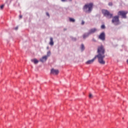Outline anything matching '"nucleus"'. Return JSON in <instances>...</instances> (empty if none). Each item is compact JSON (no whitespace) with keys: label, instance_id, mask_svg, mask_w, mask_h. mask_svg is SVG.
<instances>
[{"label":"nucleus","instance_id":"9d476101","mask_svg":"<svg viewBox=\"0 0 128 128\" xmlns=\"http://www.w3.org/2000/svg\"><path fill=\"white\" fill-rule=\"evenodd\" d=\"M96 28H92L91 30H90L89 31L88 33L89 34H94V32H96Z\"/></svg>","mask_w":128,"mask_h":128},{"label":"nucleus","instance_id":"6ab92c4d","mask_svg":"<svg viewBox=\"0 0 128 128\" xmlns=\"http://www.w3.org/2000/svg\"><path fill=\"white\" fill-rule=\"evenodd\" d=\"M4 4H3V5H2L0 6V8L1 10H2V8H4Z\"/></svg>","mask_w":128,"mask_h":128},{"label":"nucleus","instance_id":"4be33fe9","mask_svg":"<svg viewBox=\"0 0 128 128\" xmlns=\"http://www.w3.org/2000/svg\"><path fill=\"white\" fill-rule=\"evenodd\" d=\"M46 16H50V14H48V12H46Z\"/></svg>","mask_w":128,"mask_h":128},{"label":"nucleus","instance_id":"b1692460","mask_svg":"<svg viewBox=\"0 0 128 128\" xmlns=\"http://www.w3.org/2000/svg\"><path fill=\"white\" fill-rule=\"evenodd\" d=\"M22 18V16L20 15V18Z\"/></svg>","mask_w":128,"mask_h":128},{"label":"nucleus","instance_id":"c85d7f7f","mask_svg":"<svg viewBox=\"0 0 128 128\" xmlns=\"http://www.w3.org/2000/svg\"><path fill=\"white\" fill-rule=\"evenodd\" d=\"M122 120H124V118H122Z\"/></svg>","mask_w":128,"mask_h":128},{"label":"nucleus","instance_id":"f03ea898","mask_svg":"<svg viewBox=\"0 0 128 128\" xmlns=\"http://www.w3.org/2000/svg\"><path fill=\"white\" fill-rule=\"evenodd\" d=\"M102 14L104 16H106L107 18H112V16H114V14L106 10H102Z\"/></svg>","mask_w":128,"mask_h":128},{"label":"nucleus","instance_id":"f257e3e1","mask_svg":"<svg viewBox=\"0 0 128 128\" xmlns=\"http://www.w3.org/2000/svg\"><path fill=\"white\" fill-rule=\"evenodd\" d=\"M98 54L95 56L97 57L98 58V62L100 64H106V61L104 60V58H106V49L104 46L101 45L98 46L97 50Z\"/></svg>","mask_w":128,"mask_h":128},{"label":"nucleus","instance_id":"1a4fd4ad","mask_svg":"<svg viewBox=\"0 0 128 128\" xmlns=\"http://www.w3.org/2000/svg\"><path fill=\"white\" fill-rule=\"evenodd\" d=\"M46 60H48V56H45L40 59V62H46Z\"/></svg>","mask_w":128,"mask_h":128},{"label":"nucleus","instance_id":"bb28decb","mask_svg":"<svg viewBox=\"0 0 128 128\" xmlns=\"http://www.w3.org/2000/svg\"><path fill=\"white\" fill-rule=\"evenodd\" d=\"M47 49L48 50V47H47Z\"/></svg>","mask_w":128,"mask_h":128},{"label":"nucleus","instance_id":"9b49d317","mask_svg":"<svg viewBox=\"0 0 128 128\" xmlns=\"http://www.w3.org/2000/svg\"><path fill=\"white\" fill-rule=\"evenodd\" d=\"M31 62H34L35 64H38V60H37L36 58L32 59Z\"/></svg>","mask_w":128,"mask_h":128},{"label":"nucleus","instance_id":"423d86ee","mask_svg":"<svg viewBox=\"0 0 128 128\" xmlns=\"http://www.w3.org/2000/svg\"><path fill=\"white\" fill-rule=\"evenodd\" d=\"M98 38L101 40H106V34H104V32H102L100 34Z\"/></svg>","mask_w":128,"mask_h":128},{"label":"nucleus","instance_id":"a878e982","mask_svg":"<svg viewBox=\"0 0 128 128\" xmlns=\"http://www.w3.org/2000/svg\"><path fill=\"white\" fill-rule=\"evenodd\" d=\"M62 2H66V0H62Z\"/></svg>","mask_w":128,"mask_h":128},{"label":"nucleus","instance_id":"393cba45","mask_svg":"<svg viewBox=\"0 0 128 128\" xmlns=\"http://www.w3.org/2000/svg\"><path fill=\"white\" fill-rule=\"evenodd\" d=\"M18 27H16L14 30H18Z\"/></svg>","mask_w":128,"mask_h":128},{"label":"nucleus","instance_id":"5701e85b","mask_svg":"<svg viewBox=\"0 0 128 128\" xmlns=\"http://www.w3.org/2000/svg\"><path fill=\"white\" fill-rule=\"evenodd\" d=\"M92 41H93V42H96V39H94V38H93V39H92Z\"/></svg>","mask_w":128,"mask_h":128},{"label":"nucleus","instance_id":"aec40b11","mask_svg":"<svg viewBox=\"0 0 128 128\" xmlns=\"http://www.w3.org/2000/svg\"><path fill=\"white\" fill-rule=\"evenodd\" d=\"M89 98H92V94H89Z\"/></svg>","mask_w":128,"mask_h":128},{"label":"nucleus","instance_id":"6e6552de","mask_svg":"<svg viewBox=\"0 0 128 128\" xmlns=\"http://www.w3.org/2000/svg\"><path fill=\"white\" fill-rule=\"evenodd\" d=\"M96 58L97 57L95 56L93 59L91 60H88L86 62V64H92V62H94V60H96Z\"/></svg>","mask_w":128,"mask_h":128},{"label":"nucleus","instance_id":"0eeeda50","mask_svg":"<svg viewBox=\"0 0 128 128\" xmlns=\"http://www.w3.org/2000/svg\"><path fill=\"white\" fill-rule=\"evenodd\" d=\"M60 72V71L58 70H54V68H52L50 71L51 74H58V73Z\"/></svg>","mask_w":128,"mask_h":128},{"label":"nucleus","instance_id":"ddd939ff","mask_svg":"<svg viewBox=\"0 0 128 128\" xmlns=\"http://www.w3.org/2000/svg\"><path fill=\"white\" fill-rule=\"evenodd\" d=\"M90 33H86V34H84V35H83V38L84 39V38H88V36H90Z\"/></svg>","mask_w":128,"mask_h":128},{"label":"nucleus","instance_id":"f8f14e48","mask_svg":"<svg viewBox=\"0 0 128 128\" xmlns=\"http://www.w3.org/2000/svg\"><path fill=\"white\" fill-rule=\"evenodd\" d=\"M49 44H50V46L54 45V39L52 38H50V42L49 43Z\"/></svg>","mask_w":128,"mask_h":128},{"label":"nucleus","instance_id":"39448f33","mask_svg":"<svg viewBox=\"0 0 128 128\" xmlns=\"http://www.w3.org/2000/svg\"><path fill=\"white\" fill-rule=\"evenodd\" d=\"M127 11L121 10L119 11L118 13V16H121L123 18H126V14H128Z\"/></svg>","mask_w":128,"mask_h":128},{"label":"nucleus","instance_id":"cd10ccee","mask_svg":"<svg viewBox=\"0 0 128 128\" xmlns=\"http://www.w3.org/2000/svg\"><path fill=\"white\" fill-rule=\"evenodd\" d=\"M70 2H72V0H69Z\"/></svg>","mask_w":128,"mask_h":128},{"label":"nucleus","instance_id":"dca6fc26","mask_svg":"<svg viewBox=\"0 0 128 128\" xmlns=\"http://www.w3.org/2000/svg\"><path fill=\"white\" fill-rule=\"evenodd\" d=\"M81 50H84V44H81Z\"/></svg>","mask_w":128,"mask_h":128},{"label":"nucleus","instance_id":"7ed1b4c3","mask_svg":"<svg viewBox=\"0 0 128 128\" xmlns=\"http://www.w3.org/2000/svg\"><path fill=\"white\" fill-rule=\"evenodd\" d=\"M92 6H94V4L92 3L85 4V6L84 7V10H86L88 8V12H92Z\"/></svg>","mask_w":128,"mask_h":128},{"label":"nucleus","instance_id":"f3484780","mask_svg":"<svg viewBox=\"0 0 128 128\" xmlns=\"http://www.w3.org/2000/svg\"><path fill=\"white\" fill-rule=\"evenodd\" d=\"M101 28H102V30L106 28V26H104V24L102 25V26H101Z\"/></svg>","mask_w":128,"mask_h":128},{"label":"nucleus","instance_id":"20e7f679","mask_svg":"<svg viewBox=\"0 0 128 128\" xmlns=\"http://www.w3.org/2000/svg\"><path fill=\"white\" fill-rule=\"evenodd\" d=\"M112 23L114 24L116 26H118V24H120V16H116L112 18Z\"/></svg>","mask_w":128,"mask_h":128},{"label":"nucleus","instance_id":"a211bd4d","mask_svg":"<svg viewBox=\"0 0 128 128\" xmlns=\"http://www.w3.org/2000/svg\"><path fill=\"white\" fill-rule=\"evenodd\" d=\"M108 6H112V2H110L108 3Z\"/></svg>","mask_w":128,"mask_h":128},{"label":"nucleus","instance_id":"412c9836","mask_svg":"<svg viewBox=\"0 0 128 128\" xmlns=\"http://www.w3.org/2000/svg\"><path fill=\"white\" fill-rule=\"evenodd\" d=\"M81 24H82V25L84 24V21L82 20V23H81Z\"/></svg>","mask_w":128,"mask_h":128},{"label":"nucleus","instance_id":"4468645a","mask_svg":"<svg viewBox=\"0 0 128 128\" xmlns=\"http://www.w3.org/2000/svg\"><path fill=\"white\" fill-rule=\"evenodd\" d=\"M50 54H51L50 51H48L47 52V55L45 56H47V58H48V56H50Z\"/></svg>","mask_w":128,"mask_h":128},{"label":"nucleus","instance_id":"2eb2a0df","mask_svg":"<svg viewBox=\"0 0 128 128\" xmlns=\"http://www.w3.org/2000/svg\"><path fill=\"white\" fill-rule=\"evenodd\" d=\"M70 22H76V20L72 18H70Z\"/></svg>","mask_w":128,"mask_h":128}]
</instances>
